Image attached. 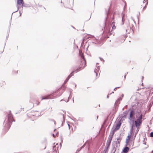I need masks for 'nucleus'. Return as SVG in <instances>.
Returning a JSON list of instances; mask_svg holds the SVG:
<instances>
[{
	"mask_svg": "<svg viewBox=\"0 0 153 153\" xmlns=\"http://www.w3.org/2000/svg\"><path fill=\"white\" fill-rule=\"evenodd\" d=\"M13 121V117L11 113H10L7 117V119H5L4 123H5V126L7 128H9L11 125V122Z\"/></svg>",
	"mask_w": 153,
	"mask_h": 153,
	"instance_id": "f257e3e1",
	"label": "nucleus"
},
{
	"mask_svg": "<svg viewBox=\"0 0 153 153\" xmlns=\"http://www.w3.org/2000/svg\"><path fill=\"white\" fill-rule=\"evenodd\" d=\"M80 69V68H77V70L74 71H73L66 78V80L64 82V84H65L66 83V82H68V80L73 75V73L75 72L76 73L77 72L78 70H79V69Z\"/></svg>",
	"mask_w": 153,
	"mask_h": 153,
	"instance_id": "f03ea898",
	"label": "nucleus"
},
{
	"mask_svg": "<svg viewBox=\"0 0 153 153\" xmlns=\"http://www.w3.org/2000/svg\"><path fill=\"white\" fill-rule=\"evenodd\" d=\"M135 114V112L133 110H131L130 112L129 117V119L130 120L134 121V120L135 119L134 115Z\"/></svg>",
	"mask_w": 153,
	"mask_h": 153,
	"instance_id": "7ed1b4c3",
	"label": "nucleus"
},
{
	"mask_svg": "<svg viewBox=\"0 0 153 153\" xmlns=\"http://www.w3.org/2000/svg\"><path fill=\"white\" fill-rule=\"evenodd\" d=\"M111 27V26L109 25L107 27L106 26H105L104 28V32L105 33H110V28Z\"/></svg>",
	"mask_w": 153,
	"mask_h": 153,
	"instance_id": "20e7f679",
	"label": "nucleus"
},
{
	"mask_svg": "<svg viewBox=\"0 0 153 153\" xmlns=\"http://www.w3.org/2000/svg\"><path fill=\"white\" fill-rule=\"evenodd\" d=\"M141 123L142 122H140L139 121H137V120H136L134 121L135 125L137 127H139L140 126Z\"/></svg>",
	"mask_w": 153,
	"mask_h": 153,
	"instance_id": "39448f33",
	"label": "nucleus"
},
{
	"mask_svg": "<svg viewBox=\"0 0 153 153\" xmlns=\"http://www.w3.org/2000/svg\"><path fill=\"white\" fill-rule=\"evenodd\" d=\"M121 124V123L120 122H119L118 123L116 124L115 128L114 129V130L117 131V130H118L119 129V128H120V126Z\"/></svg>",
	"mask_w": 153,
	"mask_h": 153,
	"instance_id": "423d86ee",
	"label": "nucleus"
},
{
	"mask_svg": "<svg viewBox=\"0 0 153 153\" xmlns=\"http://www.w3.org/2000/svg\"><path fill=\"white\" fill-rule=\"evenodd\" d=\"M17 4L19 5L22 4V9H23V7L24 6V3L23 1V0H17Z\"/></svg>",
	"mask_w": 153,
	"mask_h": 153,
	"instance_id": "0eeeda50",
	"label": "nucleus"
},
{
	"mask_svg": "<svg viewBox=\"0 0 153 153\" xmlns=\"http://www.w3.org/2000/svg\"><path fill=\"white\" fill-rule=\"evenodd\" d=\"M129 148L127 147H126L123 150V151L124 153H127L129 151Z\"/></svg>",
	"mask_w": 153,
	"mask_h": 153,
	"instance_id": "6e6552de",
	"label": "nucleus"
},
{
	"mask_svg": "<svg viewBox=\"0 0 153 153\" xmlns=\"http://www.w3.org/2000/svg\"><path fill=\"white\" fill-rule=\"evenodd\" d=\"M130 139V136H129V135H128L127 136V137L126 139V146L128 145V144L129 142V140Z\"/></svg>",
	"mask_w": 153,
	"mask_h": 153,
	"instance_id": "1a4fd4ad",
	"label": "nucleus"
},
{
	"mask_svg": "<svg viewBox=\"0 0 153 153\" xmlns=\"http://www.w3.org/2000/svg\"><path fill=\"white\" fill-rule=\"evenodd\" d=\"M142 115L141 114L138 117V118L137 119V121H140L142 122Z\"/></svg>",
	"mask_w": 153,
	"mask_h": 153,
	"instance_id": "9d476101",
	"label": "nucleus"
},
{
	"mask_svg": "<svg viewBox=\"0 0 153 153\" xmlns=\"http://www.w3.org/2000/svg\"><path fill=\"white\" fill-rule=\"evenodd\" d=\"M51 99V98H50V95L48 96L45 97H42V100H43L45 99Z\"/></svg>",
	"mask_w": 153,
	"mask_h": 153,
	"instance_id": "9b49d317",
	"label": "nucleus"
},
{
	"mask_svg": "<svg viewBox=\"0 0 153 153\" xmlns=\"http://www.w3.org/2000/svg\"><path fill=\"white\" fill-rule=\"evenodd\" d=\"M99 70V69L98 67H97V68H96L94 71V72L96 74L97 76V72Z\"/></svg>",
	"mask_w": 153,
	"mask_h": 153,
	"instance_id": "f8f14e48",
	"label": "nucleus"
},
{
	"mask_svg": "<svg viewBox=\"0 0 153 153\" xmlns=\"http://www.w3.org/2000/svg\"><path fill=\"white\" fill-rule=\"evenodd\" d=\"M83 58V61H82L84 62H83L84 63V65L82 67H80L81 68H83L85 66V59L84 58V57Z\"/></svg>",
	"mask_w": 153,
	"mask_h": 153,
	"instance_id": "ddd939ff",
	"label": "nucleus"
},
{
	"mask_svg": "<svg viewBox=\"0 0 153 153\" xmlns=\"http://www.w3.org/2000/svg\"><path fill=\"white\" fill-rule=\"evenodd\" d=\"M113 111H114L113 112V114H114L117 111V108L116 107H115L113 109Z\"/></svg>",
	"mask_w": 153,
	"mask_h": 153,
	"instance_id": "4468645a",
	"label": "nucleus"
},
{
	"mask_svg": "<svg viewBox=\"0 0 153 153\" xmlns=\"http://www.w3.org/2000/svg\"><path fill=\"white\" fill-rule=\"evenodd\" d=\"M122 97H120V98H118L117 99V100L116 101L115 103H117L119 101L121 100H122Z\"/></svg>",
	"mask_w": 153,
	"mask_h": 153,
	"instance_id": "2eb2a0df",
	"label": "nucleus"
},
{
	"mask_svg": "<svg viewBox=\"0 0 153 153\" xmlns=\"http://www.w3.org/2000/svg\"><path fill=\"white\" fill-rule=\"evenodd\" d=\"M112 137H111V136H110V137L109 139V144H110V143H111V140H112Z\"/></svg>",
	"mask_w": 153,
	"mask_h": 153,
	"instance_id": "dca6fc26",
	"label": "nucleus"
},
{
	"mask_svg": "<svg viewBox=\"0 0 153 153\" xmlns=\"http://www.w3.org/2000/svg\"><path fill=\"white\" fill-rule=\"evenodd\" d=\"M56 146H53V151H55L56 150Z\"/></svg>",
	"mask_w": 153,
	"mask_h": 153,
	"instance_id": "f3484780",
	"label": "nucleus"
},
{
	"mask_svg": "<svg viewBox=\"0 0 153 153\" xmlns=\"http://www.w3.org/2000/svg\"><path fill=\"white\" fill-rule=\"evenodd\" d=\"M124 15H125V14H124L123 13H122V21H123V18L124 17Z\"/></svg>",
	"mask_w": 153,
	"mask_h": 153,
	"instance_id": "a211bd4d",
	"label": "nucleus"
},
{
	"mask_svg": "<svg viewBox=\"0 0 153 153\" xmlns=\"http://www.w3.org/2000/svg\"><path fill=\"white\" fill-rule=\"evenodd\" d=\"M150 136L151 137H153V132L151 133L150 134Z\"/></svg>",
	"mask_w": 153,
	"mask_h": 153,
	"instance_id": "6ab92c4d",
	"label": "nucleus"
},
{
	"mask_svg": "<svg viewBox=\"0 0 153 153\" xmlns=\"http://www.w3.org/2000/svg\"><path fill=\"white\" fill-rule=\"evenodd\" d=\"M114 134V131H113L111 133V134L110 135V136H111V137H112Z\"/></svg>",
	"mask_w": 153,
	"mask_h": 153,
	"instance_id": "aec40b11",
	"label": "nucleus"
},
{
	"mask_svg": "<svg viewBox=\"0 0 153 153\" xmlns=\"http://www.w3.org/2000/svg\"><path fill=\"white\" fill-rule=\"evenodd\" d=\"M112 29H114L116 28V27L114 25H113V26H112Z\"/></svg>",
	"mask_w": 153,
	"mask_h": 153,
	"instance_id": "412c9836",
	"label": "nucleus"
},
{
	"mask_svg": "<svg viewBox=\"0 0 153 153\" xmlns=\"http://www.w3.org/2000/svg\"><path fill=\"white\" fill-rule=\"evenodd\" d=\"M62 116H63V122L65 121V118H64V115L63 114L62 115Z\"/></svg>",
	"mask_w": 153,
	"mask_h": 153,
	"instance_id": "4be33fe9",
	"label": "nucleus"
},
{
	"mask_svg": "<svg viewBox=\"0 0 153 153\" xmlns=\"http://www.w3.org/2000/svg\"><path fill=\"white\" fill-rule=\"evenodd\" d=\"M120 87H116V88H115L114 90V91H115L116 90V89L117 88H120Z\"/></svg>",
	"mask_w": 153,
	"mask_h": 153,
	"instance_id": "5701e85b",
	"label": "nucleus"
},
{
	"mask_svg": "<svg viewBox=\"0 0 153 153\" xmlns=\"http://www.w3.org/2000/svg\"><path fill=\"white\" fill-rule=\"evenodd\" d=\"M120 139V137H117V141L118 140H119Z\"/></svg>",
	"mask_w": 153,
	"mask_h": 153,
	"instance_id": "b1692460",
	"label": "nucleus"
},
{
	"mask_svg": "<svg viewBox=\"0 0 153 153\" xmlns=\"http://www.w3.org/2000/svg\"><path fill=\"white\" fill-rule=\"evenodd\" d=\"M147 1H148V0H146V1H145V0H144L143 1V3H145V2H146Z\"/></svg>",
	"mask_w": 153,
	"mask_h": 153,
	"instance_id": "393cba45",
	"label": "nucleus"
},
{
	"mask_svg": "<svg viewBox=\"0 0 153 153\" xmlns=\"http://www.w3.org/2000/svg\"><path fill=\"white\" fill-rule=\"evenodd\" d=\"M19 9V7L18 6H17V10L16 11H15V12H16V11H17V10H18V9Z\"/></svg>",
	"mask_w": 153,
	"mask_h": 153,
	"instance_id": "a878e982",
	"label": "nucleus"
},
{
	"mask_svg": "<svg viewBox=\"0 0 153 153\" xmlns=\"http://www.w3.org/2000/svg\"><path fill=\"white\" fill-rule=\"evenodd\" d=\"M68 127H69V128L70 129V125L69 124H68Z\"/></svg>",
	"mask_w": 153,
	"mask_h": 153,
	"instance_id": "bb28decb",
	"label": "nucleus"
},
{
	"mask_svg": "<svg viewBox=\"0 0 153 153\" xmlns=\"http://www.w3.org/2000/svg\"><path fill=\"white\" fill-rule=\"evenodd\" d=\"M139 127H137V132L138 131H139Z\"/></svg>",
	"mask_w": 153,
	"mask_h": 153,
	"instance_id": "cd10ccee",
	"label": "nucleus"
},
{
	"mask_svg": "<svg viewBox=\"0 0 153 153\" xmlns=\"http://www.w3.org/2000/svg\"><path fill=\"white\" fill-rule=\"evenodd\" d=\"M120 140H118V141H117V143H118V144H120Z\"/></svg>",
	"mask_w": 153,
	"mask_h": 153,
	"instance_id": "c85d7f7f",
	"label": "nucleus"
},
{
	"mask_svg": "<svg viewBox=\"0 0 153 153\" xmlns=\"http://www.w3.org/2000/svg\"><path fill=\"white\" fill-rule=\"evenodd\" d=\"M100 58V59L101 61L103 60V61H104V60H103V59H102V58Z\"/></svg>",
	"mask_w": 153,
	"mask_h": 153,
	"instance_id": "c756f323",
	"label": "nucleus"
},
{
	"mask_svg": "<svg viewBox=\"0 0 153 153\" xmlns=\"http://www.w3.org/2000/svg\"><path fill=\"white\" fill-rule=\"evenodd\" d=\"M39 102H37V105H39Z\"/></svg>",
	"mask_w": 153,
	"mask_h": 153,
	"instance_id": "7c9ffc66",
	"label": "nucleus"
},
{
	"mask_svg": "<svg viewBox=\"0 0 153 153\" xmlns=\"http://www.w3.org/2000/svg\"><path fill=\"white\" fill-rule=\"evenodd\" d=\"M74 85H75V88H76V84L75 83H74Z\"/></svg>",
	"mask_w": 153,
	"mask_h": 153,
	"instance_id": "2f4dec72",
	"label": "nucleus"
},
{
	"mask_svg": "<svg viewBox=\"0 0 153 153\" xmlns=\"http://www.w3.org/2000/svg\"><path fill=\"white\" fill-rule=\"evenodd\" d=\"M20 15L21 16V13L20 11H19Z\"/></svg>",
	"mask_w": 153,
	"mask_h": 153,
	"instance_id": "473e14b6",
	"label": "nucleus"
},
{
	"mask_svg": "<svg viewBox=\"0 0 153 153\" xmlns=\"http://www.w3.org/2000/svg\"><path fill=\"white\" fill-rule=\"evenodd\" d=\"M121 97H123V94H122L121 95Z\"/></svg>",
	"mask_w": 153,
	"mask_h": 153,
	"instance_id": "72a5a7b5",
	"label": "nucleus"
},
{
	"mask_svg": "<svg viewBox=\"0 0 153 153\" xmlns=\"http://www.w3.org/2000/svg\"><path fill=\"white\" fill-rule=\"evenodd\" d=\"M108 97H109V95H108L107 96V97L108 98Z\"/></svg>",
	"mask_w": 153,
	"mask_h": 153,
	"instance_id": "f704fd0d",
	"label": "nucleus"
},
{
	"mask_svg": "<svg viewBox=\"0 0 153 153\" xmlns=\"http://www.w3.org/2000/svg\"><path fill=\"white\" fill-rule=\"evenodd\" d=\"M143 144H146V143L145 142H144Z\"/></svg>",
	"mask_w": 153,
	"mask_h": 153,
	"instance_id": "c9c22d12",
	"label": "nucleus"
},
{
	"mask_svg": "<svg viewBox=\"0 0 153 153\" xmlns=\"http://www.w3.org/2000/svg\"><path fill=\"white\" fill-rule=\"evenodd\" d=\"M148 4V1H147V2H146V4Z\"/></svg>",
	"mask_w": 153,
	"mask_h": 153,
	"instance_id": "e433bc0d",
	"label": "nucleus"
},
{
	"mask_svg": "<svg viewBox=\"0 0 153 153\" xmlns=\"http://www.w3.org/2000/svg\"><path fill=\"white\" fill-rule=\"evenodd\" d=\"M126 77V75H125V76H124V78H125Z\"/></svg>",
	"mask_w": 153,
	"mask_h": 153,
	"instance_id": "4c0bfd02",
	"label": "nucleus"
},
{
	"mask_svg": "<svg viewBox=\"0 0 153 153\" xmlns=\"http://www.w3.org/2000/svg\"><path fill=\"white\" fill-rule=\"evenodd\" d=\"M61 140H62V141H63V140H62V138L61 139Z\"/></svg>",
	"mask_w": 153,
	"mask_h": 153,
	"instance_id": "58836bf2",
	"label": "nucleus"
},
{
	"mask_svg": "<svg viewBox=\"0 0 153 153\" xmlns=\"http://www.w3.org/2000/svg\"><path fill=\"white\" fill-rule=\"evenodd\" d=\"M152 153H153V150L152 151Z\"/></svg>",
	"mask_w": 153,
	"mask_h": 153,
	"instance_id": "ea45409f",
	"label": "nucleus"
},
{
	"mask_svg": "<svg viewBox=\"0 0 153 153\" xmlns=\"http://www.w3.org/2000/svg\"><path fill=\"white\" fill-rule=\"evenodd\" d=\"M112 93H114V92H113H113H112Z\"/></svg>",
	"mask_w": 153,
	"mask_h": 153,
	"instance_id": "a19ab883",
	"label": "nucleus"
},
{
	"mask_svg": "<svg viewBox=\"0 0 153 153\" xmlns=\"http://www.w3.org/2000/svg\"><path fill=\"white\" fill-rule=\"evenodd\" d=\"M68 101H69V100H68V101H67V102H68Z\"/></svg>",
	"mask_w": 153,
	"mask_h": 153,
	"instance_id": "79ce46f5",
	"label": "nucleus"
},
{
	"mask_svg": "<svg viewBox=\"0 0 153 153\" xmlns=\"http://www.w3.org/2000/svg\"><path fill=\"white\" fill-rule=\"evenodd\" d=\"M62 100H61V101H62Z\"/></svg>",
	"mask_w": 153,
	"mask_h": 153,
	"instance_id": "37998d69",
	"label": "nucleus"
},
{
	"mask_svg": "<svg viewBox=\"0 0 153 153\" xmlns=\"http://www.w3.org/2000/svg\"><path fill=\"white\" fill-rule=\"evenodd\" d=\"M54 123L55 124V122H54Z\"/></svg>",
	"mask_w": 153,
	"mask_h": 153,
	"instance_id": "c03bdc74",
	"label": "nucleus"
}]
</instances>
